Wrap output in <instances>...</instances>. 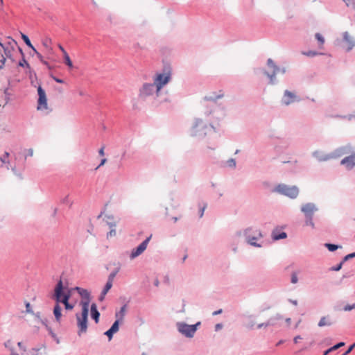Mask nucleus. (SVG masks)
Returning a JSON list of instances; mask_svg holds the SVG:
<instances>
[{"mask_svg":"<svg viewBox=\"0 0 355 355\" xmlns=\"http://www.w3.org/2000/svg\"><path fill=\"white\" fill-rule=\"evenodd\" d=\"M70 297V291L67 288H64L62 280H60L54 288L53 294V298L56 302L53 309V315L58 322H60L62 318V309L60 303H62L64 305L66 310H72L73 309L74 304L69 302Z\"/></svg>","mask_w":355,"mask_h":355,"instance_id":"nucleus-1","label":"nucleus"},{"mask_svg":"<svg viewBox=\"0 0 355 355\" xmlns=\"http://www.w3.org/2000/svg\"><path fill=\"white\" fill-rule=\"evenodd\" d=\"M78 294L83 297V300L80 302L82 306L81 314H76L77 326L78 328V334L80 335L83 333H85L87 329V318L89 305L90 302V294L87 290L76 287Z\"/></svg>","mask_w":355,"mask_h":355,"instance_id":"nucleus-2","label":"nucleus"},{"mask_svg":"<svg viewBox=\"0 0 355 355\" xmlns=\"http://www.w3.org/2000/svg\"><path fill=\"white\" fill-rule=\"evenodd\" d=\"M15 45L16 42L10 37L0 40V69L3 68L7 58H11Z\"/></svg>","mask_w":355,"mask_h":355,"instance_id":"nucleus-3","label":"nucleus"},{"mask_svg":"<svg viewBox=\"0 0 355 355\" xmlns=\"http://www.w3.org/2000/svg\"><path fill=\"white\" fill-rule=\"evenodd\" d=\"M171 79L170 72L157 73L153 78V84L156 87L157 97L159 98L162 88L169 83Z\"/></svg>","mask_w":355,"mask_h":355,"instance_id":"nucleus-4","label":"nucleus"},{"mask_svg":"<svg viewBox=\"0 0 355 355\" xmlns=\"http://www.w3.org/2000/svg\"><path fill=\"white\" fill-rule=\"evenodd\" d=\"M318 210L315 205L311 202L304 204L301 207L302 212L304 214L306 218L305 223L306 225L314 227L313 222V216L314 213Z\"/></svg>","mask_w":355,"mask_h":355,"instance_id":"nucleus-5","label":"nucleus"},{"mask_svg":"<svg viewBox=\"0 0 355 355\" xmlns=\"http://www.w3.org/2000/svg\"><path fill=\"white\" fill-rule=\"evenodd\" d=\"M274 191L291 198H295L299 194V189L296 186H288L283 184L277 186Z\"/></svg>","mask_w":355,"mask_h":355,"instance_id":"nucleus-6","label":"nucleus"},{"mask_svg":"<svg viewBox=\"0 0 355 355\" xmlns=\"http://www.w3.org/2000/svg\"><path fill=\"white\" fill-rule=\"evenodd\" d=\"M155 94L157 96L156 87L153 83H145L139 89V97L141 99Z\"/></svg>","mask_w":355,"mask_h":355,"instance_id":"nucleus-7","label":"nucleus"},{"mask_svg":"<svg viewBox=\"0 0 355 355\" xmlns=\"http://www.w3.org/2000/svg\"><path fill=\"white\" fill-rule=\"evenodd\" d=\"M200 323H197L195 325H189L185 323H178V331L187 337L192 338L197 330V325Z\"/></svg>","mask_w":355,"mask_h":355,"instance_id":"nucleus-8","label":"nucleus"},{"mask_svg":"<svg viewBox=\"0 0 355 355\" xmlns=\"http://www.w3.org/2000/svg\"><path fill=\"white\" fill-rule=\"evenodd\" d=\"M37 93L39 96V98L37 101V110H46L48 108L47 105V98L46 96L45 91L42 88L41 86H39L37 88Z\"/></svg>","mask_w":355,"mask_h":355,"instance_id":"nucleus-9","label":"nucleus"},{"mask_svg":"<svg viewBox=\"0 0 355 355\" xmlns=\"http://www.w3.org/2000/svg\"><path fill=\"white\" fill-rule=\"evenodd\" d=\"M151 237H152V235H150V236L146 238V239L144 240L137 248H136L132 250V252L130 254V259H133L136 258L137 257L139 256L145 251Z\"/></svg>","mask_w":355,"mask_h":355,"instance_id":"nucleus-10","label":"nucleus"},{"mask_svg":"<svg viewBox=\"0 0 355 355\" xmlns=\"http://www.w3.org/2000/svg\"><path fill=\"white\" fill-rule=\"evenodd\" d=\"M268 66L271 69L272 71L271 73L266 72V74L270 78V83H273L274 78L277 72L279 71V69L275 64L274 62L270 58L268 60Z\"/></svg>","mask_w":355,"mask_h":355,"instance_id":"nucleus-11","label":"nucleus"},{"mask_svg":"<svg viewBox=\"0 0 355 355\" xmlns=\"http://www.w3.org/2000/svg\"><path fill=\"white\" fill-rule=\"evenodd\" d=\"M340 164L345 165L347 168L352 169L355 166V153L345 157L342 159Z\"/></svg>","mask_w":355,"mask_h":355,"instance_id":"nucleus-12","label":"nucleus"},{"mask_svg":"<svg viewBox=\"0 0 355 355\" xmlns=\"http://www.w3.org/2000/svg\"><path fill=\"white\" fill-rule=\"evenodd\" d=\"M296 98L297 96L294 93L286 90L284 92V97L282 98V103L284 105H288L293 103L296 100Z\"/></svg>","mask_w":355,"mask_h":355,"instance_id":"nucleus-13","label":"nucleus"},{"mask_svg":"<svg viewBox=\"0 0 355 355\" xmlns=\"http://www.w3.org/2000/svg\"><path fill=\"white\" fill-rule=\"evenodd\" d=\"M252 232V228H248L245 231V234L246 236L248 243L255 247H261V245L255 242V241L258 239V237H251V233Z\"/></svg>","mask_w":355,"mask_h":355,"instance_id":"nucleus-14","label":"nucleus"},{"mask_svg":"<svg viewBox=\"0 0 355 355\" xmlns=\"http://www.w3.org/2000/svg\"><path fill=\"white\" fill-rule=\"evenodd\" d=\"M350 153V148L345 146L337 149L333 154H331V158H336L338 157L343 156L345 154Z\"/></svg>","mask_w":355,"mask_h":355,"instance_id":"nucleus-15","label":"nucleus"},{"mask_svg":"<svg viewBox=\"0 0 355 355\" xmlns=\"http://www.w3.org/2000/svg\"><path fill=\"white\" fill-rule=\"evenodd\" d=\"M313 155L320 162L327 161L331 159V155L324 154L322 151L316 150Z\"/></svg>","mask_w":355,"mask_h":355,"instance_id":"nucleus-16","label":"nucleus"},{"mask_svg":"<svg viewBox=\"0 0 355 355\" xmlns=\"http://www.w3.org/2000/svg\"><path fill=\"white\" fill-rule=\"evenodd\" d=\"M42 44L44 46V50L47 53H52L53 49L51 46V40L49 37H45V38L42 39Z\"/></svg>","mask_w":355,"mask_h":355,"instance_id":"nucleus-17","label":"nucleus"},{"mask_svg":"<svg viewBox=\"0 0 355 355\" xmlns=\"http://www.w3.org/2000/svg\"><path fill=\"white\" fill-rule=\"evenodd\" d=\"M91 315L92 318L95 320L96 323H98L100 317V313L97 309L96 304H92L91 306Z\"/></svg>","mask_w":355,"mask_h":355,"instance_id":"nucleus-18","label":"nucleus"},{"mask_svg":"<svg viewBox=\"0 0 355 355\" xmlns=\"http://www.w3.org/2000/svg\"><path fill=\"white\" fill-rule=\"evenodd\" d=\"M333 324L329 316H324L321 318L318 322V327L331 326Z\"/></svg>","mask_w":355,"mask_h":355,"instance_id":"nucleus-19","label":"nucleus"},{"mask_svg":"<svg viewBox=\"0 0 355 355\" xmlns=\"http://www.w3.org/2000/svg\"><path fill=\"white\" fill-rule=\"evenodd\" d=\"M223 92L222 91H220V94L218 95L213 94L211 95L205 96L204 97V100L207 101H216L218 99L223 98Z\"/></svg>","mask_w":355,"mask_h":355,"instance_id":"nucleus-20","label":"nucleus"},{"mask_svg":"<svg viewBox=\"0 0 355 355\" xmlns=\"http://www.w3.org/2000/svg\"><path fill=\"white\" fill-rule=\"evenodd\" d=\"M112 282L107 281L105 286V288L102 291V293L99 297L100 301H103L104 300L105 296L106 295L107 292L110 291V289L112 288Z\"/></svg>","mask_w":355,"mask_h":355,"instance_id":"nucleus-21","label":"nucleus"},{"mask_svg":"<svg viewBox=\"0 0 355 355\" xmlns=\"http://www.w3.org/2000/svg\"><path fill=\"white\" fill-rule=\"evenodd\" d=\"M343 36H344L345 41H346L349 44V47H348L347 50L349 51L350 49H352V48L354 46L352 37L347 32L344 33Z\"/></svg>","mask_w":355,"mask_h":355,"instance_id":"nucleus-22","label":"nucleus"},{"mask_svg":"<svg viewBox=\"0 0 355 355\" xmlns=\"http://www.w3.org/2000/svg\"><path fill=\"white\" fill-rule=\"evenodd\" d=\"M109 227H110V231L107 233V238H111V237H113V236H115L116 234V230L115 229H114L113 227H115V224L112 223H107Z\"/></svg>","mask_w":355,"mask_h":355,"instance_id":"nucleus-23","label":"nucleus"},{"mask_svg":"<svg viewBox=\"0 0 355 355\" xmlns=\"http://www.w3.org/2000/svg\"><path fill=\"white\" fill-rule=\"evenodd\" d=\"M10 355H34L33 352L31 351H28L25 349H23V352L18 353L13 349H11Z\"/></svg>","mask_w":355,"mask_h":355,"instance_id":"nucleus-24","label":"nucleus"},{"mask_svg":"<svg viewBox=\"0 0 355 355\" xmlns=\"http://www.w3.org/2000/svg\"><path fill=\"white\" fill-rule=\"evenodd\" d=\"M315 37V39L318 42L319 48L322 49L323 45H324V38L323 37V36L320 33H316Z\"/></svg>","mask_w":355,"mask_h":355,"instance_id":"nucleus-25","label":"nucleus"},{"mask_svg":"<svg viewBox=\"0 0 355 355\" xmlns=\"http://www.w3.org/2000/svg\"><path fill=\"white\" fill-rule=\"evenodd\" d=\"M64 63L69 69H72L73 67V63L70 59V57L68 53L63 55Z\"/></svg>","mask_w":355,"mask_h":355,"instance_id":"nucleus-26","label":"nucleus"},{"mask_svg":"<svg viewBox=\"0 0 355 355\" xmlns=\"http://www.w3.org/2000/svg\"><path fill=\"white\" fill-rule=\"evenodd\" d=\"M205 125L202 121H198L196 125L193 128V135H196L198 131V129L204 127Z\"/></svg>","mask_w":355,"mask_h":355,"instance_id":"nucleus-27","label":"nucleus"},{"mask_svg":"<svg viewBox=\"0 0 355 355\" xmlns=\"http://www.w3.org/2000/svg\"><path fill=\"white\" fill-rule=\"evenodd\" d=\"M21 38H22L24 42L26 43V44L28 47L31 48L32 49H35L34 46L32 45V44H31V41H30V40H29V38H28V37L27 35H26L24 34H22L21 35Z\"/></svg>","mask_w":355,"mask_h":355,"instance_id":"nucleus-28","label":"nucleus"},{"mask_svg":"<svg viewBox=\"0 0 355 355\" xmlns=\"http://www.w3.org/2000/svg\"><path fill=\"white\" fill-rule=\"evenodd\" d=\"M286 237V234L285 232H282L281 234H277L275 233H272V239L274 240H279L282 239H285Z\"/></svg>","mask_w":355,"mask_h":355,"instance_id":"nucleus-29","label":"nucleus"},{"mask_svg":"<svg viewBox=\"0 0 355 355\" xmlns=\"http://www.w3.org/2000/svg\"><path fill=\"white\" fill-rule=\"evenodd\" d=\"M110 329L113 331V333H116L119 331V320H116L112 326L111 327Z\"/></svg>","mask_w":355,"mask_h":355,"instance_id":"nucleus-30","label":"nucleus"},{"mask_svg":"<svg viewBox=\"0 0 355 355\" xmlns=\"http://www.w3.org/2000/svg\"><path fill=\"white\" fill-rule=\"evenodd\" d=\"M325 246L328 248L329 251H334L337 250L338 248H340L338 245H334V244H330V243H326Z\"/></svg>","mask_w":355,"mask_h":355,"instance_id":"nucleus-31","label":"nucleus"},{"mask_svg":"<svg viewBox=\"0 0 355 355\" xmlns=\"http://www.w3.org/2000/svg\"><path fill=\"white\" fill-rule=\"evenodd\" d=\"M262 236V234L259 230H253V232L251 233V237H258V239H259L261 238Z\"/></svg>","mask_w":355,"mask_h":355,"instance_id":"nucleus-32","label":"nucleus"},{"mask_svg":"<svg viewBox=\"0 0 355 355\" xmlns=\"http://www.w3.org/2000/svg\"><path fill=\"white\" fill-rule=\"evenodd\" d=\"M125 306H123L121 308V310L119 311V313H117L116 314V317L118 318L119 315H121V318L122 319L125 315Z\"/></svg>","mask_w":355,"mask_h":355,"instance_id":"nucleus-33","label":"nucleus"},{"mask_svg":"<svg viewBox=\"0 0 355 355\" xmlns=\"http://www.w3.org/2000/svg\"><path fill=\"white\" fill-rule=\"evenodd\" d=\"M303 54L306 56L313 57V56H315V55H318V53H317L316 51H309L307 52H303Z\"/></svg>","mask_w":355,"mask_h":355,"instance_id":"nucleus-34","label":"nucleus"},{"mask_svg":"<svg viewBox=\"0 0 355 355\" xmlns=\"http://www.w3.org/2000/svg\"><path fill=\"white\" fill-rule=\"evenodd\" d=\"M298 282L297 275L296 272H293L291 275V283L296 284Z\"/></svg>","mask_w":355,"mask_h":355,"instance_id":"nucleus-35","label":"nucleus"},{"mask_svg":"<svg viewBox=\"0 0 355 355\" xmlns=\"http://www.w3.org/2000/svg\"><path fill=\"white\" fill-rule=\"evenodd\" d=\"M275 324V322H274V320L273 319H270V321L268 322H267L266 324H260L258 325V328H261L262 327L265 326V327H267L268 325H273Z\"/></svg>","mask_w":355,"mask_h":355,"instance_id":"nucleus-36","label":"nucleus"},{"mask_svg":"<svg viewBox=\"0 0 355 355\" xmlns=\"http://www.w3.org/2000/svg\"><path fill=\"white\" fill-rule=\"evenodd\" d=\"M33 51L35 52V53L36 54L37 57L39 58V60H40V62H44V57L42 55L41 53H40L35 49H33Z\"/></svg>","mask_w":355,"mask_h":355,"instance_id":"nucleus-37","label":"nucleus"},{"mask_svg":"<svg viewBox=\"0 0 355 355\" xmlns=\"http://www.w3.org/2000/svg\"><path fill=\"white\" fill-rule=\"evenodd\" d=\"M116 273H117V271H115V272H113L111 274H110V275L108 277V280L107 281L111 282L113 283L114 279Z\"/></svg>","mask_w":355,"mask_h":355,"instance_id":"nucleus-38","label":"nucleus"},{"mask_svg":"<svg viewBox=\"0 0 355 355\" xmlns=\"http://www.w3.org/2000/svg\"><path fill=\"white\" fill-rule=\"evenodd\" d=\"M354 347H355V343L354 344H352V345H350L349 347V348L347 349V350L342 355H348L353 350V349Z\"/></svg>","mask_w":355,"mask_h":355,"instance_id":"nucleus-39","label":"nucleus"},{"mask_svg":"<svg viewBox=\"0 0 355 355\" xmlns=\"http://www.w3.org/2000/svg\"><path fill=\"white\" fill-rule=\"evenodd\" d=\"M353 309H355V304H353V305L347 304L344 307V310L345 311H349L352 310Z\"/></svg>","mask_w":355,"mask_h":355,"instance_id":"nucleus-40","label":"nucleus"},{"mask_svg":"<svg viewBox=\"0 0 355 355\" xmlns=\"http://www.w3.org/2000/svg\"><path fill=\"white\" fill-rule=\"evenodd\" d=\"M62 202L63 203H66V204H69V205H71V202L70 200V198H69V196H66L63 199H62Z\"/></svg>","mask_w":355,"mask_h":355,"instance_id":"nucleus-41","label":"nucleus"},{"mask_svg":"<svg viewBox=\"0 0 355 355\" xmlns=\"http://www.w3.org/2000/svg\"><path fill=\"white\" fill-rule=\"evenodd\" d=\"M114 334V333H113L110 329L105 333V334L108 336L110 340L112 339Z\"/></svg>","mask_w":355,"mask_h":355,"instance_id":"nucleus-42","label":"nucleus"},{"mask_svg":"<svg viewBox=\"0 0 355 355\" xmlns=\"http://www.w3.org/2000/svg\"><path fill=\"white\" fill-rule=\"evenodd\" d=\"M19 64L21 67L26 66V67H29V64L25 59H23L21 61H20Z\"/></svg>","mask_w":355,"mask_h":355,"instance_id":"nucleus-43","label":"nucleus"},{"mask_svg":"<svg viewBox=\"0 0 355 355\" xmlns=\"http://www.w3.org/2000/svg\"><path fill=\"white\" fill-rule=\"evenodd\" d=\"M355 257V252L346 255L344 258V261H347L351 258Z\"/></svg>","mask_w":355,"mask_h":355,"instance_id":"nucleus-44","label":"nucleus"},{"mask_svg":"<svg viewBox=\"0 0 355 355\" xmlns=\"http://www.w3.org/2000/svg\"><path fill=\"white\" fill-rule=\"evenodd\" d=\"M17 345L19 347V348L20 349V352H23V349H26V347L24 345V344L21 343V342H19L17 343Z\"/></svg>","mask_w":355,"mask_h":355,"instance_id":"nucleus-45","label":"nucleus"},{"mask_svg":"<svg viewBox=\"0 0 355 355\" xmlns=\"http://www.w3.org/2000/svg\"><path fill=\"white\" fill-rule=\"evenodd\" d=\"M345 345V343L343 342H340V343H338V344L334 345V348L336 349H338V348L343 347Z\"/></svg>","mask_w":355,"mask_h":355,"instance_id":"nucleus-46","label":"nucleus"},{"mask_svg":"<svg viewBox=\"0 0 355 355\" xmlns=\"http://www.w3.org/2000/svg\"><path fill=\"white\" fill-rule=\"evenodd\" d=\"M228 164L230 166H236V162L234 159H231L228 161Z\"/></svg>","mask_w":355,"mask_h":355,"instance_id":"nucleus-47","label":"nucleus"},{"mask_svg":"<svg viewBox=\"0 0 355 355\" xmlns=\"http://www.w3.org/2000/svg\"><path fill=\"white\" fill-rule=\"evenodd\" d=\"M335 350L336 349L334 348V346H333L324 352V355H327L329 353Z\"/></svg>","mask_w":355,"mask_h":355,"instance_id":"nucleus-48","label":"nucleus"},{"mask_svg":"<svg viewBox=\"0 0 355 355\" xmlns=\"http://www.w3.org/2000/svg\"><path fill=\"white\" fill-rule=\"evenodd\" d=\"M52 78H53V79L55 82H57V83H64V80H63L60 79V78H57V77L52 76Z\"/></svg>","mask_w":355,"mask_h":355,"instance_id":"nucleus-49","label":"nucleus"},{"mask_svg":"<svg viewBox=\"0 0 355 355\" xmlns=\"http://www.w3.org/2000/svg\"><path fill=\"white\" fill-rule=\"evenodd\" d=\"M207 205H205L201 209H200V217H202L203 214H204V211H205V209L206 208Z\"/></svg>","mask_w":355,"mask_h":355,"instance_id":"nucleus-50","label":"nucleus"},{"mask_svg":"<svg viewBox=\"0 0 355 355\" xmlns=\"http://www.w3.org/2000/svg\"><path fill=\"white\" fill-rule=\"evenodd\" d=\"M58 47H59L60 50L62 51L63 55L67 53V52L64 50V49L62 47V45L59 44Z\"/></svg>","mask_w":355,"mask_h":355,"instance_id":"nucleus-51","label":"nucleus"},{"mask_svg":"<svg viewBox=\"0 0 355 355\" xmlns=\"http://www.w3.org/2000/svg\"><path fill=\"white\" fill-rule=\"evenodd\" d=\"M302 337L300 336H297L294 338L293 341L295 343H297L299 340H301Z\"/></svg>","mask_w":355,"mask_h":355,"instance_id":"nucleus-52","label":"nucleus"},{"mask_svg":"<svg viewBox=\"0 0 355 355\" xmlns=\"http://www.w3.org/2000/svg\"><path fill=\"white\" fill-rule=\"evenodd\" d=\"M0 161L2 162V163H7V164H9V161L8 159H6V158L4 157H0Z\"/></svg>","mask_w":355,"mask_h":355,"instance_id":"nucleus-53","label":"nucleus"},{"mask_svg":"<svg viewBox=\"0 0 355 355\" xmlns=\"http://www.w3.org/2000/svg\"><path fill=\"white\" fill-rule=\"evenodd\" d=\"M105 162H106V159L105 158L103 159L101 162V164L98 165V166H97L96 169L98 168L100 166L104 165Z\"/></svg>","mask_w":355,"mask_h":355,"instance_id":"nucleus-54","label":"nucleus"},{"mask_svg":"<svg viewBox=\"0 0 355 355\" xmlns=\"http://www.w3.org/2000/svg\"><path fill=\"white\" fill-rule=\"evenodd\" d=\"M98 153L100 155L103 156L104 155V147H102L99 151Z\"/></svg>","mask_w":355,"mask_h":355,"instance_id":"nucleus-55","label":"nucleus"},{"mask_svg":"<svg viewBox=\"0 0 355 355\" xmlns=\"http://www.w3.org/2000/svg\"><path fill=\"white\" fill-rule=\"evenodd\" d=\"M222 311H222V309H219V310H218V311H216L213 312V313H212V314H213V315H218V314L221 313H222Z\"/></svg>","mask_w":355,"mask_h":355,"instance_id":"nucleus-56","label":"nucleus"},{"mask_svg":"<svg viewBox=\"0 0 355 355\" xmlns=\"http://www.w3.org/2000/svg\"><path fill=\"white\" fill-rule=\"evenodd\" d=\"M343 263H340L336 268H335L334 270H339L342 267Z\"/></svg>","mask_w":355,"mask_h":355,"instance_id":"nucleus-57","label":"nucleus"},{"mask_svg":"<svg viewBox=\"0 0 355 355\" xmlns=\"http://www.w3.org/2000/svg\"><path fill=\"white\" fill-rule=\"evenodd\" d=\"M26 311H27L28 312H30V311H31V310H30V309H31V305H30V304H29V303H27V304H26Z\"/></svg>","mask_w":355,"mask_h":355,"instance_id":"nucleus-58","label":"nucleus"},{"mask_svg":"<svg viewBox=\"0 0 355 355\" xmlns=\"http://www.w3.org/2000/svg\"><path fill=\"white\" fill-rule=\"evenodd\" d=\"M33 150L32 149H29L28 150V155L33 156Z\"/></svg>","mask_w":355,"mask_h":355,"instance_id":"nucleus-59","label":"nucleus"},{"mask_svg":"<svg viewBox=\"0 0 355 355\" xmlns=\"http://www.w3.org/2000/svg\"><path fill=\"white\" fill-rule=\"evenodd\" d=\"M11 343V341L10 340H8L6 343H5V346L6 347H8V346H10V344Z\"/></svg>","mask_w":355,"mask_h":355,"instance_id":"nucleus-60","label":"nucleus"},{"mask_svg":"<svg viewBox=\"0 0 355 355\" xmlns=\"http://www.w3.org/2000/svg\"><path fill=\"white\" fill-rule=\"evenodd\" d=\"M8 157H9V153L5 152L4 158H6L7 159Z\"/></svg>","mask_w":355,"mask_h":355,"instance_id":"nucleus-61","label":"nucleus"},{"mask_svg":"<svg viewBox=\"0 0 355 355\" xmlns=\"http://www.w3.org/2000/svg\"><path fill=\"white\" fill-rule=\"evenodd\" d=\"M284 343V340H279L277 343V346H279L281 344H282Z\"/></svg>","mask_w":355,"mask_h":355,"instance_id":"nucleus-62","label":"nucleus"},{"mask_svg":"<svg viewBox=\"0 0 355 355\" xmlns=\"http://www.w3.org/2000/svg\"><path fill=\"white\" fill-rule=\"evenodd\" d=\"M221 327H222V325H221V324H216V328L218 329L221 328Z\"/></svg>","mask_w":355,"mask_h":355,"instance_id":"nucleus-63","label":"nucleus"},{"mask_svg":"<svg viewBox=\"0 0 355 355\" xmlns=\"http://www.w3.org/2000/svg\"><path fill=\"white\" fill-rule=\"evenodd\" d=\"M42 63L44 64V65H46V66L49 65V63L46 60H44V62H42Z\"/></svg>","mask_w":355,"mask_h":355,"instance_id":"nucleus-64","label":"nucleus"}]
</instances>
